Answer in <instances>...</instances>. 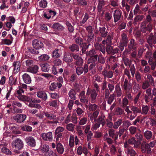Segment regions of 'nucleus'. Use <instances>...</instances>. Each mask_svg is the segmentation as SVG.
<instances>
[{"mask_svg": "<svg viewBox=\"0 0 156 156\" xmlns=\"http://www.w3.org/2000/svg\"><path fill=\"white\" fill-rule=\"evenodd\" d=\"M121 37L122 39L119 44V47L122 51L124 49V46L127 45L128 41L127 35L125 33H123L121 35Z\"/></svg>", "mask_w": 156, "mask_h": 156, "instance_id": "1", "label": "nucleus"}, {"mask_svg": "<svg viewBox=\"0 0 156 156\" xmlns=\"http://www.w3.org/2000/svg\"><path fill=\"white\" fill-rule=\"evenodd\" d=\"M13 147L18 150H20L23 148V143L22 140L19 138H17L14 140L12 144Z\"/></svg>", "mask_w": 156, "mask_h": 156, "instance_id": "2", "label": "nucleus"}, {"mask_svg": "<svg viewBox=\"0 0 156 156\" xmlns=\"http://www.w3.org/2000/svg\"><path fill=\"white\" fill-rule=\"evenodd\" d=\"M41 136L44 141H51L53 139L52 133L51 132L42 133Z\"/></svg>", "mask_w": 156, "mask_h": 156, "instance_id": "3", "label": "nucleus"}, {"mask_svg": "<svg viewBox=\"0 0 156 156\" xmlns=\"http://www.w3.org/2000/svg\"><path fill=\"white\" fill-rule=\"evenodd\" d=\"M26 142L30 146L34 147L36 146V141L34 138L32 136H28L25 139Z\"/></svg>", "mask_w": 156, "mask_h": 156, "instance_id": "4", "label": "nucleus"}, {"mask_svg": "<svg viewBox=\"0 0 156 156\" xmlns=\"http://www.w3.org/2000/svg\"><path fill=\"white\" fill-rule=\"evenodd\" d=\"M27 118L26 115L24 114H17L13 117V119L17 122H23Z\"/></svg>", "mask_w": 156, "mask_h": 156, "instance_id": "5", "label": "nucleus"}, {"mask_svg": "<svg viewBox=\"0 0 156 156\" xmlns=\"http://www.w3.org/2000/svg\"><path fill=\"white\" fill-rule=\"evenodd\" d=\"M96 53L95 51L94 50H92L90 51H89L87 52V55L88 56L90 57L91 58L89 59L88 60V62H90V61L91 59H93V61H95L97 60L98 57V55H95Z\"/></svg>", "mask_w": 156, "mask_h": 156, "instance_id": "6", "label": "nucleus"}, {"mask_svg": "<svg viewBox=\"0 0 156 156\" xmlns=\"http://www.w3.org/2000/svg\"><path fill=\"white\" fill-rule=\"evenodd\" d=\"M74 142H75V145H79L80 144L79 143V139L78 138L77 136H76L74 138L72 135H70L69 137V145L71 147H73L74 144Z\"/></svg>", "mask_w": 156, "mask_h": 156, "instance_id": "7", "label": "nucleus"}, {"mask_svg": "<svg viewBox=\"0 0 156 156\" xmlns=\"http://www.w3.org/2000/svg\"><path fill=\"white\" fill-rule=\"evenodd\" d=\"M32 45L35 49H39L43 46L42 43L37 39H35L32 41Z\"/></svg>", "mask_w": 156, "mask_h": 156, "instance_id": "8", "label": "nucleus"}, {"mask_svg": "<svg viewBox=\"0 0 156 156\" xmlns=\"http://www.w3.org/2000/svg\"><path fill=\"white\" fill-rule=\"evenodd\" d=\"M141 149L143 152H145L147 151L148 153H150L151 152V149L149 147V144L146 142H143L141 146Z\"/></svg>", "mask_w": 156, "mask_h": 156, "instance_id": "9", "label": "nucleus"}, {"mask_svg": "<svg viewBox=\"0 0 156 156\" xmlns=\"http://www.w3.org/2000/svg\"><path fill=\"white\" fill-rule=\"evenodd\" d=\"M124 147L126 148L127 151L126 153L128 155H130V156H135L136 154L135 151L131 147H129L127 142H125L124 143Z\"/></svg>", "mask_w": 156, "mask_h": 156, "instance_id": "10", "label": "nucleus"}, {"mask_svg": "<svg viewBox=\"0 0 156 156\" xmlns=\"http://www.w3.org/2000/svg\"><path fill=\"white\" fill-rule=\"evenodd\" d=\"M77 153L78 155H81L83 153L85 156L88 154L87 148L84 147H82L81 146H79L77 148Z\"/></svg>", "mask_w": 156, "mask_h": 156, "instance_id": "11", "label": "nucleus"}, {"mask_svg": "<svg viewBox=\"0 0 156 156\" xmlns=\"http://www.w3.org/2000/svg\"><path fill=\"white\" fill-rule=\"evenodd\" d=\"M8 37L10 39H2V41L4 44L7 45H9L12 43L13 41V38L11 34H9L8 35Z\"/></svg>", "mask_w": 156, "mask_h": 156, "instance_id": "12", "label": "nucleus"}, {"mask_svg": "<svg viewBox=\"0 0 156 156\" xmlns=\"http://www.w3.org/2000/svg\"><path fill=\"white\" fill-rule=\"evenodd\" d=\"M73 58L77 60L76 64L79 66L81 65L83 63V60L79 55L77 54H73Z\"/></svg>", "mask_w": 156, "mask_h": 156, "instance_id": "13", "label": "nucleus"}, {"mask_svg": "<svg viewBox=\"0 0 156 156\" xmlns=\"http://www.w3.org/2000/svg\"><path fill=\"white\" fill-rule=\"evenodd\" d=\"M99 114V112L98 111H96L92 113H89L88 114V116L90 118L91 121H93L94 119L95 122H96L97 120L96 118Z\"/></svg>", "mask_w": 156, "mask_h": 156, "instance_id": "14", "label": "nucleus"}, {"mask_svg": "<svg viewBox=\"0 0 156 156\" xmlns=\"http://www.w3.org/2000/svg\"><path fill=\"white\" fill-rule=\"evenodd\" d=\"M52 28L55 30L59 31H63L64 29V27L58 23H54L52 26Z\"/></svg>", "mask_w": 156, "mask_h": 156, "instance_id": "15", "label": "nucleus"}, {"mask_svg": "<svg viewBox=\"0 0 156 156\" xmlns=\"http://www.w3.org/2000/svg\"><path fill=\"white\" fill-rule=\"evenodd\" d=\"M72 56L70 53L65 52L64 53L63 58V60L66 62H70L72 61Z\"/></svg>", "mask_w": 156, "mask_h": 156, "instance_id": "16", "label": "nucleus"}, {"mask_svg": "<svg viewBox=\"0 0 156 156\" xmlns=\"http://www.w3.org/2000/svg\"><path fill=\"white\" fill-rule=\"evenodd\" d=\"M121 16V13L120 11L118 10H115L114 12V22H117L120 19Z\"/></svg>", "mask_w": 156, "mask_h": 156, "instance_id": "17", "label": "nucleus"}, {"mask_svg": "<svg viewBox=\"0 0 156 156\" xmlns=\"http://www.w3.org/2000/svg\"><path fill=\"white\" fill-rule=\"evenodd\" d=\"M148 42L150 44L152 43L155 44L156 43V33H155L154 35L152 34H151L149 37L148 39Z\"/></svg>", "mask_w": 156, "mask_h": 156, "instance_id": "18", "label": "nucleus"}, {"mask_svg": "<svg viewBox=\"0 0 156 156\" xmlns=\"http://www.w3.org/2000/svg\"><path fill=\"white\" fill-rule=\"evenodd\" d=\"M24 82L26 84H29L31 81L30 76L27 73H24L22 76Z\"/></svg>", "mask_w": 156, "mask_h": 156, "instance_id": "19", "label": "nucleus"}, {"mask_svg": "<svg viewBox=\"0 0 156 156\" xmlns=\"http://www.w3.org/2000/svg\"><path fill=\"white\" fill-rule=\"evenodd\" d=\"M136 140V146H139L141 143V141L143 139V136L140 133H137L135 135Z\"/></svg>", "mask_w": 156, "mask_h": 156, "instance_id": "20", "label": "nucleus"}, {"mask_svg": "<svg viewBox=\"0 0 156 156\" xmlns=\"http://www.w3.org/2000/svg\"><path fill=\"white\" fill-rule=\"evenodd\" d=\"M62 86V85L60 83H51L50 87L49 89L51 91L54 90L56 89L57 87L58 88H60Z\"/></svg>", "mask_w": 156, "mask_h": 156, "instance_id": "21", "label": "nucleus"}, {"mask_svg": "<svg viewBox=\"0 0 156 156\" xmlns=\"http://www.w3.org/2000/svg\"><path fill=\"white\" fill-rule=\"evenodd\" d=\"M96 122H97L100 123L101 124L102 126L104 125L106 121L105 119V116L101 114V115L99 116L98 118L96 120Z\"/></svg>", "mask_w": 156, "mask_h": 156, "instance_id": "22", "label": "nucleus"}, {"mask_svg": "<svg viewBox=\"0 0 156 156\" xmlns=\"http://www.w3.org/2000/svg\"><path fill=\"white\" fill-rule=\"evenodd\" d=\"M38 69V67L37 65H35L32 67L27 68V71L33 73H36L37 72Z\"/></svg>", "mask_w": 156, "mask_h": 156, "instance_id": "23", "label": "nucleus"}, {"mask_svg": "<svg viewBox=\"0 0 156 156\" xmlns=\"http://www.w3.org/2000/svg\"><path fill=\"white\" fill-rule=\"evenodd\" d=\"M97 95V93L95 90L93 89L90 92V98L92 103H94L96 101Z\"/></svg>", "mask_w": 156, "mask_h": 156, "instance_id": "24", "label": "nucleus"}, {"mask_svg": "<svg viewBox=\"0 0 156 156\" xmlns=\"http://www.w3.org/2000/svg\"><path fill=\"white\" fill-rule=\"evenodd\" d=\"M37 95L38 98H41L44 100H46L47 98V95L46 93L44 92H38L37 93Z\"/></svg>", "mask_w": 156, "mask_h": 156, "instance_id": "25", "label": "nucleus"}, {"mask_svg": "<svg viewBox=\"0 0 156 156\" xmlns=\"http://www.w3.org/2000/svg\"><path fill=\"white\" fill-rule=\"evenodd\" d=\"M14 67V70L15 73L18 72L20 70V63L19 61L14 62L13 65Z\"/></svg>", "mask_w": 156, "mask_h": 156, "instance_id": "26", "label": "nucleus"}, {"mask_svg": "<svg viewBox=\"0 0 156 156\" xmlns=\"http://www.w3.org/2000/svg\"><path fill=\"white\" fill-rule=\"evenodd\" d=\"M128 81L127 79H125L123 86V88L125 90L128 91L132 88V86L130 84L128 83Z\"/></svg>", "mask_w": 156, "mask_h": 156, "instance_id": "27", "label": "nucleus"}, {"mask_svg": "<svg viewBox=\"0 0 156 156\" xmlns=\"http://www.w3.org/2000/svg\"><path fill=\"white\" fill-rule=\"evenodd\" d=\"M52 13L53 16H55L56 15V12L54 11L50 10L48 12L44 13V16L48 19H49L51 16V13Z\"/></svg>", "mask_w": 156, "mask_h": 156, "instance_id": "28", "label": "nucleus"}, {"mask_svg": "<svg viewBox=\"0 0 156 156\" xmlns=\"http://www.w3.org/2000/svg\"><path fill=\"white\" fill-rule=\"evenodd\" d=\"M23 64L25 65L26 66L29 67L32 66L34 64V62L33 60L31 59H28L26 60L23 62Z\"/></svg>", "mask_w": 156, "mask_h": 156, "instance_id": "29", "label": "nucleus"}, {"mask_svg": "<svg viewBox=\"0 0 156 156\" xmlns=\"http://www.w3.org/2000/svg\"><path fill=\"white\" fill-rule=\"evenodd\" d=\"M102 74L105 78H111L113 76V73L112 71L108 72L107 71H103Z\"/></svg>", "mask_w": 156, "mask_h": 156, "instance_id": "30", "label": "nucleus"}, {"mask_svg": "<svg viewBox=\"0 0 156 156\" xmlns=\"http://www.w3.org/2000/svg\"><path fill=\"white\" fill-rule=\"evenodd\" d=\"M41 69L43 71L48 72L50 69V66L47 63H43L41 65Z\"/></svg>", "mask_w": 156, "mask_h": 156, "instance_id": "31", "label": "nucleus"}, {"mask_svg": "<svg viewBox=\"0 0 156 156\" xmlns=\"http://www.w3.org/2000/svg\"><path fill=\"white\" fill-rule=\"evenodd\" d=\"M44 114L45 117L50 120L54 119L56 118V116L55 115L53 114L50 112H45Z\"/></svg>", "mask_w": 156, "mask_h": 156, "instance_id": "32", "label": "nucleus"}, {"mask_svg": "<svg viewBox=\"0 0 156 156\" xmlns=\"http://www.w3.org/2000/svg\"><path fill=\"white\" fill-rule=\"evenodd\" d=\"M76 92L73 89H71L69 93V95L70 99L72 100H74L76 99Z\"/></svg>", "mask_w": 156, "mask_h": 156, "instance_id": "33", "label": "nucleus"}, {"mask_svg": "<svg viewBox=\"0 0 156 156\" xmlns=\"http://www.w3.org/2000/svg\"><path fill=\"white\" fill-rule=\"evenodd\" d=\"M17 98L20 101H27L29 102L32 101V99L25 95H19L17 96Z\"/></svg>", "mask_w": 156, "mask_h": 156, "instance_id": "34", "label": "nucleus"}, {"mask_svg": "<svg viewBox=\"0 0 156 156\" xmlns=\"http://www.w3.org/2000/svg\"><path fill=\"white\" fill-rule=\"evenodd\" d=\"M95 46L97 49L101 51L103 54L105 53V48L103 45L96 43L95 44Z\"/></svg>", "mask_w": 156, "mask_h": 156, "instance_id": "35", "label": "nucleus"}, {"mask_svg": "<svg viewBox=\"0 0 156 156\" xmlns=\"http://www.w3.org/2000/svg\"><path fill=\"white\" fill-rule=\"evenodd\" d=\"M57 149L58 152L60 154H62L64 151L63 146L61 144L58 143L57 145Z\"/></svg>", "mask_w": 156, "mask_h": 156, "instance_id": "36", "label": "nucleus"}, {"mask_svg": "<svg viewBox=\"0 0 156 156\" xmlns=\"http://www.w3.org/2000/svg\"><path fill=\"white\" fill-rule=\"evenodd\" d=\"M21 128L23 131H25L30 132L32 130V128L28 125H23L21 126Z\"/></svg>", "mask_w": 156, "mask_h": 156, "instance_id": "37", "label": "nucleus"}, {"mask_svg": "<svg viewBox=\"0 0 156 156\" xmlns=\"http://www.w3.org/2000/svg\"><path fill=\"white\" fill-rule=\"evenodd\" d=\"M50 57L48 55L44 54L41 55L38 58L39 60L42 61H46L49 59Z\"/></svg>", "mask_w": 156, "mask_h": 156, "instance_id": "38", "label": "nucleus"}, {"mask_svg": "<svg viewBox=\"0 0 156 156\" xmlns=\"http://www.w3.org/2000/svg\"><path fill=\"white\" fill-rule=\"evenodd\" d=\"M76 130L77 131V133L78 135L80 136H83L84 135L83 131L82 130V127L80 126H77Z\"/></svg>", "mask_w": 156, "mask_h": 156, "instance_id": "39", "label": "nucleus"}, {"mask_svg": "<svg viewBox=\"0 0 156 156\" xmlns=\"http://www.w3.org/2000/svg\"><path fill=\"white\" fill-rule=\"evenodd\" d=\"M60 56V53L58 49L54 50L52 54V56L54 58H58Z\"/></svg>", "mask_w": 156, "mask_h": 156, "instance_id": "40", "label": "nucleus"}, {"mask_svg": "<svg viewBox=\"0 0 156 156\" xmlns=\"http://www.w3.org/2000/svg\"><path fill=\"white\" fill-rule=\"evenodd\" d=\"M69 48L72 51H78L79 49V47L75 44H72L69 47Z\"/></svg>", "mask_w": 156, "mask_h": 156, "instance_id": "41", "label": "nucleus"}, {"mask_svg": "<svg viewBox=\"0 0 156 156\" xmlns=\"http://www.w3.org/2000/svg\"><path fill=\"white\" fill-rule=\"evenodd\" d=\"M128 143L130 144H134V146L135 147H139V146H136V141L134 137L131 138L128 140Z\"/></svg>", "mask_w": 156, "mask_h": 156, "instance_id": "42", "label": "nucleus"}, {"mask_svg": "<svg viewBox=\"0 0 156 156\" xmlns=\"http://www.w3.org/2000/svg\"><path fill=\"white\" fill-rule=\"evenodd\" d=\"M49 147L48 145H44L41 148V151L43 153H46L45 154H47V152L49 151Z\"/></svg>", "mask_w": 156, "mask_h": 156, "instance_id": "43", "label": "nucleus"}, {"mask_svg": "<svg viewBox=\"0 0 156 156\" xmlns=\"http://www.w3.org/2000/svg\"><path fill=\"white\" fill-rule=\"evenodd\" d=\"M145 137L147 139L151 138L152 136V133L150 131H146L144 133Z\"/></svg>", "mask_w": 156, "mask_h": 156, "instance_id": "44", "label": "nucleus"}, {"mask_svg": "<svg viewBox=\"0 0 156 156\" xmlns=\"http://www.w3.org/2000/svg\"><path fill=\"white\" fill-rule=\"evenodd\" d=\"M100 31L102 37H105L107 35V32L106 31V28L105 27L100 28Z\"/></svg>", "mask_w": 156, "mask_h": 156, "instance_id": "45", "label": "nucleus"}, {"mask_svg": "<svg viewBox=\"0 0 156 156\" xmlns=\"http://www.w3.org/2000/svg\"><path fill=\"white\" fill-rule=\"evenodd\" d=\"M136 44L134 42L133 39H132L130 41L129 44V48L130 49H134L136 48Z\"/></svg>", "mask_w": 156, "mask_h": 156, "instance_id": "46", "label": "nucleus"}, {"mask_svg": "<svg viewBox=\"0 0 156 156\" xmlns=\"http://www.w3.org/2000/svg\"><path fill=\"white\" fill-rule=\"evenodd\" d=\"M147 94L145 96V101H147L148 99L150 97V98H151V89L150 88L146 90Z\"/></svg>", "mask_w": 156, "mask_h": 156, "instance_id": "47", "label": "nucleus"}, {"mask_svg": "<svg viewBox=\"0 0 156 156\" xmlns=\"http://www.w3.org/2000/svg\"><path fill=\"white\" fill-rule=\"evenodd\" d=\"M74 126L73 124L69 123L66 125V128L69 131H73L74 130Z\"/></svg>", "mask_w": 156, "mask_h": 156, "instance_id": "48", "label": "nucleus"}, {"mask_svg": "<svg viewBox=\"0 0 156 156\" xmlns=\"http://www.w3.org/2000/svg\"><path fill=\"white\" fill-rule=\"evenodd\" d=\"M86 29L88 32V36L90 37H92V28L91 26H89L86 28Z\"/></svg>", "mask_w": 156, "mask_h": 156, "instance_id": "49", "label": "nucleus"}, {"mask_svg": "<svg viewBox=\"0 0 156 156\" xmlns=\"http://www.w3.org/2000/svg\"><path fill=\"white\" fill-rule=\"evenodd\" d=\"M2 152L8 155H11L12 154V152L9 149H7L5 147H3L2 149Z\"/></svg>", "mask_w": 156, "mask_h": 156, "instance_id": "50", "label": "nucleus"}, {"mask_svg": "<svg viewBox=\"0 0 156 156\" xmlns=\"http://www.w3.org/2000/svg\"><path fill=\"white\" fill-rule=\"evenodd\" d=\"M47 4V2L45 0H41L39 2V6L42 8H45Z\"/></svg>", "mask_w": 156, "mask_h": 156, "instance_id": "51", "label": "nucleus"}, {"mask_svg": "<svg viewBox=\"0 0 156 156\" xmlns=\"http://www.w3.org/2000/svg\"><path fill=\"white\" fill-rule=\"evenodd\" d=\"M122 123V120L119 119L116 122L114 123L113 127L115 129H117Z\"/></svg>", "mask_w": 156, "mask_h": 156, "instance_id": "52", "label": "nucleus"}, {"mask_svg": "<svg viewBox=\"0 0 156 156\" xmlns=\"http://www.w3.org/2000/svg\"><path fill=\"white\" fill-rule=\"evenodd\" d=\"M115 90L117 93V96H120L122 94L121 90L119 85H117L115 87Z\"/></svg>", "mask_w": 156, "mask_h": 156, "instance_id": "53", "label": "nucleus"}, {"mask_svg": "<svg viewBox=\"0 0 156 156\" xmlns=\"http://www.w3.org/2000/svg\"><path fill=\"white\" fill-rule=\"evenodd\" d=\"M131 109L134 114H136L137 113L140 112V110L137 107L133 106L131 107Z\"/></svg>", "mask_w": 156, "mask_h": 156, "instance_id": "54", "label": "nucleus"}, {"mask_svg": "<svg viewBox=\"0 0 156 156\" xmlns=\"http://www.w3.org/2000/svg\"><path fill=\"white\" fill-rule=\"evenodd\" d=\"M64 130V128L62 127L58 126L55 132V134L56 135L59 133L63 132Z\"/></svg>", "mask_w": 156, "mask_h": 156, "instance_id": "55", "label": "nucleus"}, {"mask_svg": "<svg viewBox=\"0 0 156 156\" xmlns=\"http://www.w3.org/2000/svg\"><path fill=\"white\" fill-rule=\"evenodd\" d=\"M149 108L147 106H143L142 108V114H146L148 111Z\"/></svg>", "mask_w": 156, "mask_h": 156, "instance_id": "56", "label": "nucleus"}, {"mask_svg": "<svg viewBox=\"0 0 156 156\" xmlns=\"http://www.w3.org/2000/svg\"><path fill=\"white\" fill-rule=\"evenodd\" d=\"M16 81V79H14L12 76H10L9 77V83L11 85L15 84Z\"/></svg>", "mask_w": 156, "mask_h": 156, "instance_id": "57", "label": "nucleus"}, {"mask_svg": "<svg viewBox=\"0 0 156 156\" xmlns=\"http://www.w3.org/2000/svg\"><path fill=\"white\" fill-rule=\"evenodd\" d=\"M83 129L85 128L84 130V132L86 134H87L89 132V130L90 129V125L87 124L85 126H83Z\"/></svg>", "mask_w": 156, "mask_h": 156, "instance_id": "58", "label": "nucleus"}, {"mask_svg": "<svg viewBox=\"0 0 156 156\" xmlns=\"http://www.w3.org/2000/svg\"><path fill=\"white\" fill-rule=\"evenodd\" d=\"M87 121V118L83 117L80 120L79 124L82 125H84L86 123Z\"/></svg>", "mask_w": 156, "mask_h": 156, "instance_id": "59", "label": "nucleus"}, {"mask_svg": "<svg viewBox=\"0 0 156 156\" xmlns=\"http://www.w3.org/2000/svg\"><path fill=\"white\" fill-rule=\"evenodd\" d=\"M66 24L68 27L69 31L70 32H73L74 30V29L71 24L68 22H66Z\"/></svg>", "mask_w": 156, "mask_h": 156, "instance_id": "60", "label": "nucleus"}, {"mask_svg": "<svg viewBox=\"0 0 156 156\" xmlns=\"http://www.w3.org/2000/svg\"><path fill=\"white\" fill-rule=\"evenodd\" d=\"M98 107V106L95 104H90L89 106V109L90 111H94L96 110Z\"/></svg>", "mask_w": 156, "mask_h": 156, "instance_id": "61", "label": "nucleus"}, {"mask_svg": "<svg viewBox=\"0 0 156 156\" xmlns=\"http://www.w3.org/2000/svg\"><path fill=\"white\" fill-rule=\"evenodd\" d=\"M83 72V68L82 67H77L76 69V73L78 75H81Z\"/></svg>", "mask_w": 156, "mask_h": 156, "instance_id": "62", "label": "nucleus"}, {"mask_svg": "<svg viewBox=\"0 0 156 156\" xmlns=\"http://www.w3.org/2000/svg\"><path fill=\"white\" fill-rule=\"evenodd\" d=\"M12 24L9 22H6L5 23V25L7 28L6 29V30L7 31L9 30L12 26Z\"/></svg>", "mask_w": 156, "mask_h": 156, "instance_id": "63", "label": "nucleus"}, {"mask_svg": "<svg viewBox=\"0 0 156 156\" xmlns=\"http://www.w3.org/2000/svg\"><path fill=\"white\" fill-rule=\"evenodd\" d=\"M56 136V140L57 141H60L63 139L62 134L61 133H58L55 135Z\"/></svg>", "mask_w": 156, "mask_h": 156, "instance_id": "64", "label": "nucleus"}]
</instances>
